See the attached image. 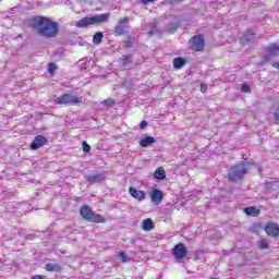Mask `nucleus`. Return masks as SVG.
<instances>
[{
    "instance_id": "obj_1",
    "label": "nucleus",
    "mask_w": 279,
    "mask_h": 279,
    "mask_svg": "<svg viewBox=\"0 0 279 279\" xmlns=\"http://www.w3.org/2000/svg\"><path fill=\"white\" fill-rule=\"evenodd\" d=\"M29 27L41 38H56L60 34V24L43 15H34L29 19Z\"/></svg>"
},
{
    "instance_id": "obj_2",
    "label": "nucleus",
    "mask_w": 279,
    "mask_h": 279,
    "mask_svg": "<svg viewBox=\"0 0 279 279\" xmlns=\"http://www.w3.org/2000/svg\"><path fill=\"white\" fill-rule=\"evenodd\" d=\"M110 19V13H101L95 16H85L78 20L75 24V27L80 29H86V27H90V25H99V23H106Z\"/></svg>"
},
{
    "instance_id": "obj_3",
    "label": "nucleus",
    "mask_w": 279,
    "mask_h": 279,
    "mask_svg": "<svg viewBox=\"0 0 279 279\" xmlns=\"http://www.w3.org/2000/svg\"><path fill=\"white\" fill-rule=\"evenodd\" d=\"M80 215L85 221H89L90 223H106V218L100 214L93 211V208L88 205H83L80 208Z\"/></svg>"
},
{
    "instance_id": "obj_4",
    "label": "nucleus",
    "mask_w": 279,
    "mask_h": 279,
    "mask_svg": "<svg viewBox=\"0 0 279 279\" xmlns=\"http://www.w3.org/2000/svg\"><path fill=\"white\" fill-rule=\"evenodd\" d=\"M84 101L82 96H73L69 93L62 94L54 100L58 106H80Z\"/></svg>"
},
{
    "instance_id": "obj_5",
    "label": "nucleus",
    "mask_w": 279,
    "mask_h": 279,
    "mask_svg": "<svg viewBox=\"0 0 279 279\" xmlns=\"http://www.w3.org/2000/svg\"><path fill=\"white\" fill-rule=\"evenodd\" d=\"M247 173V166L245 162L235 165L229 172V180L236 182V180H243V175Z\"/></svg>"
},
{
    "instance_id": "obj_6",
    "label": "nucleus",
    "mask_w": 279,
    "mask_h": 279,
    "mask_svg": "<svg viewBox=\"0 0 279 279\" xmlns=\"http://www.w3.org/2000/svg\"><path fill=\"white\" fill-rule=\"evenodd\" d=\"M190 49L192 51H204L205 47H206V41L204 40V35H195L193 36L190 41Z\"/></svg>"
},
{
    "instance_id": "obj_7",
    "label": "nucleus",
    "mask_w": 279,
    "mask_h": 279,
    "mask_svg": "<svg viewBox=\"0 0 279 279\" xmlns=\"http://www.w3.org/2000/svg\"><path fill=\"white\" fill-rule=\"evenodd\" d=\"M130 23V17L124 16L118 21V25L114 26L116 36H125L128 34L126 25Z\"/></svg>"
},
{
    "instance_id": "obj_8",
    "label": "nucleus",
    "mask_w": 279,
    "mask_h": 279,
    "mask_svg": "<svg viewBox=\"0 0 279 279\" xmlns=\"http://www.w3.org/2000/svg\"><path fill=\"white\" fill-rule=\"evenodd\" d=\"M172 254L177 260H183V258H186L189 250H186V246H184V244L178 243L172 248Z\"/></svg>"
},
{
    "instance_id": "obj_9",
    "label": "nucleus",
    "mask_w": 279,
    "mask_h": 279,
    "mask_svg": "<svg viewBox=\"0 0 279 279\" xmlns=\"http://www.w3.org/2000/svg\"><path fill=\"white\" fill-rule=\"evenodd\" d=\"M49 143V140L45 137V135H37L34 137L33 142L31 143L29 147L33 149V151H36L40 149L41 147H45Z\"/></svg>"
},
{
    "instance_id": "obj_10",
    "label": "nucleus",
    "mask_w": 279,
    "mask_h": 279,
    "mask_svg": "<svg viewBox=\"0 0 279 279\" xmlns=\"http://www.w3.org/2000/svg\"><path fill=\"white\" fill-rule=\"evenodd\" d=\"M265 232L268 236H272L274 239H278L279 236V226L278 223L268 222L265 227Z\"/></svg>"
},
{
    "instance_id": "obj_11",
    "label": "nucleus",
    "mask_w": 279,
    "mask_h": 279,
    "mask_svg": "<svg viewBox=\"0 0 279 279\" xmlns=\"http://www.w3.org/2000/svg\"><path fill=\"white\" fill-rule=\"evenodd\" d=\"M162 199H165V193L162 190H153L150 194V201L155 206H159V204H162Z\"/></svg>"
},
{
    "instance_id": "obj_12",
    "label": "nucleus",
    "mask_w": 279,
    "mask_h": 279,
    "mask_svg": "<svg viewBox=\"0 0 279 279\" xmlns=\"http://www.w3.org/2000/svg\"><path fill=\"white\" fill-rule=\"evenodd\" d=\"M129 193H130L131 197H133V199H136L137 202L145 201V197H146L145 191L130 187Z\"/></svg>"
},
{
    "instance_id": "obj_13",
    "label": "nucleus",
    "mask_w": 279,
    "mask_h": 279,
    "mask_svg": "<svg viewBox=\"0 0 279 279\" xmlns=\"http://www.w3.org/2000/svg\"><path fill=\"white\" fill-rule=\"evenodd\" d=\"M154 228H156V225H154L151 218H146L142 221V230H145V232H151Z\"/></svg>"
},
{
    "instance_id": "obj_14",
    "label": "nucleus",
    "mask_w": 279,
    "mask_h": 279,
    "mask_svg": "<svg viewBox=\"0 0 279 279\" xmlns=\"http://www.w3.org/2000/svg\"><path fill=\"white\" fill-rule=\"evenodd\" d=\"M105 180H106V177H104V174L101 173H94V174L87 175V182H90V183L104 182Z\"/></svg>"
},
{
    "instance_id": "obj_15",
    "label": "nucleus",
    "mask_w": 279,
    "mask_h": 279,
    "mask_svg": "<svg viewBox=\"0 0 279 279\" xmlns=\"http://www.w3.org/2000/svg\"><path fill=\"white\" fill-rule=\"evenodd\" d=\"M173 68L177 69V71H180V69H183L184 65L186 64V59L182 57H177L173 59Z\"/></svg>"
},
{
    "instance_id": "obj_16",
    "label": "nucleus",
    "mask_w": 279,
    "mask_h": 279,
    "mask_svg": "<svg viewBox=\"0 0 279 279\" xmlns=\"http://www.w3.org/2000/svg\"><path fill=\"white\" fill-rule=\"evenodd\" d=\"M155 180H166L167 172L165 171V168L158 167L154 172Z\"/></svg>"
},
{
    "instance_id": "obj_17",
    "label": "nucleus",
    "mask_w": 279,
    "mask_h": 279,
    "mask_svg": "<svg viewBox=\"0 0 279 279\" xmlns=\"http://www.w3.org/2000/svg\"><path fill=\"white\" fill-rule=\"evenodd\" d=\"M156 143V138L154 136H146L140 141L141 147H149V145H154Z\"/></svg>"
},
{
    "instance_id": "obj_18",
    "label": "nucleus",
    "mask_w": 279,
    "mask_h": 279,
    "mask_svg": "<svg viewBox=\"0 0 279 279\" xmlns=\"http://www.w3.org/2000/svg\"><path fill=\"white\" fill-rule=\"evenodd\" d=\"M254 36H256V34L252 32V29L246 31L244 36L240 39L241 45H247V43H250L251 38H254Z\"/></svg>"
},
{
    "instance_id": "obj_19",
    "label": "nucleus",
    "mask_w": 279,
    "mask_h": 279,
    "mask_svg": "<svg viewBox=\"0 0 279 279\" xmlns=\"http://www.w3.org/2000/svg\"><path fill=\"white\" fill-rule=\"evenodd\" d=\"M244 213L248 217H258L260 215V209L256 207H245Z\"/></svg>"
},
{
    "instance_id": "obj_20",
    "label": "nucleus",
    "mask_w": 279,
    "mask_h": 279,
    "mask_svg": "<svg viewBox=\"0 0 279 279\" xmlns=\"http://www.w3.org/2000/svg\"><path fill=\"white\" fill-rule=\"evenodd\" d=\"M267 53H270V56H279V45L278 44H271L266 47Z\"/></svg>"
},
{
    "instance_id": "obj_21",
    "label": "nucleus",
    "mask_w": 279,
    "mask_h": 279,
    "mask_svg": "<svg viewBox=\"0 0 279 279\" xmlns=\"http://www.w3.org/2000/svg\"><path fill=\"white\" fill-rule=\"evenodd\" d=\"M45 269L46 271H62V266L58 264H46Z\"/></svg>"
},
{
    "instance_id": "obj_22",
    "label": "nucleus",
    "mask_w": 279,
    "mask_h": 279,
    "mask_svg": "<svg viewBox=\"0 0 279 279\" xmlns=\"http://www.w3.org/2000/svg\"><path fill=\"white\" fill-rule=\"evenodd\" d=\"M102 39H104V33L98 32L94 35L93 43L94 45H100Z\"/></svg>"
},
{
    "instance_id": "obj_23",
    "label": "nucleus",
    "mask_w": 279,
    "mask_h": 279,
    "mask_svg": "<svg viewBox=\"0 0 279 279\" xmlns=\"http://www.w3.org/2000/svg\"><path fill=\"white\" fill-rule=\"evenodd\" d=\"M121 61L123 66H128L129 64H132V56L123 54Z\"/></svg>"
},
{
    "instance_id": "obj_24",
    "label": "nucleus",
    "mask_w": 279,
    "mask_h": 279,
    "mask_svg": "<svg viewBox=\"0 0 279 279\" xmlns=\"http://www.w3.org/2000/svg\"><path fill=\"white\" fill-rule=\"evenodd\" d=\"M118 256H119V258L121 259L122 263H128V262L131 260L130 255H128L126 252H120L118 254Z\"/></svg>"
},
{
    "instance_id": "obj_25",
    "label": "nucleus",
    "mask_w": 279,
    "mask_h": 279,
    "mask_svg": "<svg viewBox=\"0 0 279 279\" xmlns=\"http://www.w3.org/2000/svg\"><path fill=\"white\" fill-rule=\"evenodd\" d=\"M114 99L112 98H107L106 100H104L101 102L102 106H107V108H112V106H114Z\"/></svg>"
},
{
    "instance_id": "obj_26",
    "label": "nucleus",
    "mask_w": 279,
    "mask_h": 279,
    "mask_svg": "<svg viewBox=\"0 0 279 279\" xmlns=\"http://www.w3.org/2000/svg\"><path fill=\"white\" fill-rule=\"evenodd\" d=\"M56 71H58V65L56 63H49L48 73H50V75H53V73H56Z\"/></svg>"
},
{
    "instance_id": "obj_27",
    "label": "nucleus",
    "mask_w": 279,
    "mask_h": 279,
    "mask_svg": "<svg viewBox=\"0 0 279 279\" xmlns=\"http://www.w3.org/2000/svg\"><path fill=\"white\" fill-rule=\"evenodd\" d=\"M82 145H83V151H84L85 154H88V151H90V146L88 145V143H86V141H84V142L82 143Z\"/></svg>"
},
{
    "instance_id": "obj_28",
    "label": "nucleus",
    "mask_w": 279,
    "mask_h": 279,
    "mask_svg": "<svg viewBox=\"0 0 279 279\" xmlns=\"http://www.w3.org/2000/svg\"><path fill=\"white\" fill-rule=\"evenodd\" d=\"M259 247L260 250H269V243H267V241H262Z\"/></svg>"
},
{
    "instance_id": "obj_29",
    "label": "nucleus",
    "mask_w": 279,
    "mask_h": 279,
    "mask_svg": "<svg viewBox=\"0 0 279 279\" xmlns=\"http://www.w3.org/2000/svg\"><path fill=\"white\" fill-rule=\"evenodd\" d=\"M124 47H125V49L132 48V38H128V39L124 41Z\"/></svg>"
},
{
    "instance_id": "obj_30",
    "label": "nucleus",
    "mask_w": 279,
    "mask_h": 279,
    "mask_svg": "<svg viewBox=\"0 0 279 279\" xmlns=\"http://www.w3.org/2000/svg\"><path fill=\"white\" fill-rule=\"evenodd\" d=\"M242 93H250V85L243 84L241 87Z\"/></svg>"
},
{
    "instance_id": "obj_31",
    "label": "nucleus",
    "mask_w": 279,
    "mask_h": 279,
    "mask_svg": "<svg viewBox=\"0 0 279 279\" xmlns=\"http://www.w3.org/2000/svg\"><path fill=\"white\" fill-rule=\"evenodd\" d=\"M206 90H208V85L202 83L201 84V93H206Z\"/></svg>"
},
{
    "instance_id": "obj_32",
    "label": "nucleus",
    "mask_w": 279,
    "mask_h": 279,
    "mask_svg": "<svg viewBox=\"0 0 279 279\" xmlns=\"http://www.w3.org/2000/svg\"><path fill=\"white\" fill-rule=\"evenodd\" d=\"M32 279H47V276L45 275H35Z\"/></svg>"
},
{
    "instance_id": "obj_33",
    "label": "nucleus",
    "mask_w": 279,
    "mask_h": 279,
    "mask_svg": "<svg viewBox=\"0 0 279 279\" xmlns=\"http://www.w3.org/2000/svg\"><path fill=\"white\" fill-rule=\"evenodd\" d=\"M146 126H147V121H146V120H144V121H142V122L140 123L141 130H145Z\"/></svg>"
},
{
    "instance_id": "obj_34",
    "label": "nucleus",
    "mask_w": 279,
    "mask_h": 279,
    "mask_svg": "<svg viewBox=\"0 0 279 279\" xmlns=\"http://www.w3.org/2000/svg\"><path fill=\"white\" fill-rule=\"evenodd\" d=\"M274 117H275V121H279V106H278L277 111L275 112Z\"/></svg>"
},
{
    "instance_id": "obj_35",
    "label": "nucleus",
    "mask_w": 279,
    "mask_h": 279,
    "mask_svg": "<svg viewBox=\"0 0 279 279\" xmlns=\"http://www.w3.org/2000/svg\"><path fill=\"white\" fill-rule=\"evenodd\" d=\"M144 5H147V3H154L156 0H141Z\"/></svg>"
},
{
    "instance_id": "obj_36",
    "label": "nucleus",
    "mask_w": 279,
    "mask_h": 279,
    "mask_svg": "<svg viewBox=\"0 0 279 279\" xmlns=\"http://www.w3.org/2000/svg\"><path fill=\"white\" fill-rule=\"evenodd\" d=\"M263 59H264V62H269V61L271 60V57H269V56H264Z\"/></svg>"
},
{
    "instance_id": "obj_37",
    "label": "nucleus",
    "mask_w": 279,
    "mask_h": 279,
    "mask_svg": "<svg viewBox=\"0 0 279 279\" xmlns=\"http://www.w3.org/2000/svg\"><path fill=\"white\" fill-rule=\"evenodd\" d=\"M272 66H274V69H278L279 70V62H272Z\"/></svg>"
},
{
    "instance_id": "obj_38",
    "label": "nucleus",
    "mask_w": 279,
    "mask_h": 279,
    "mask_svg": "<svg viewBox=\"0 0 279 279\" xmlns=\"http://www.w3.org/2000/svg\"><path fill=\"white\" fill-rule=\"evenodd\" d=\"M178 1H182V0H170L169 3H170L171 5H173V3H178Z\"/></svg>"
},
{
    "instance_id": "obj_39",
    "label": "nucleus",
    "mask_w": 279,
    "mask_h": 279,
    "mask_svg": "<svg viewBox=\"0 0 279 279\" xmlns=\"http://www.w3.org/2000/svg\"><path fill=\"white\" fill-rule=\"evenodd\" d=\"M213 279H219V278H217V277H214Z\"/></svg>"
}]
</instances>
